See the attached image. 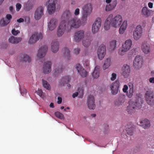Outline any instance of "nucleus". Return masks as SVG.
Masks as SVG:
<instances>
[{"instance_id": "8fccbe9b", "label": "nucleus", "mask_w": 154, "mask_h": 154, "mask_svg": "<svg viewBox=\"0 0 154 154\" xmlns=\"http://www.w3.org/2000/svg\"><path fill=\"white\" fill-rule=\"evenodd\" d=\"M130 90L129 93L131 94V96L132 95L133 93V87L132 84H131V85H129Z\"/></svg>"}, {"instance_id": "aec40b11", "label": "nucleus", "mask_w": 154, "mask_h": 154, "mask_svg": "<svg viewBox=\"0 0 154 154\" xmlns=\"http://www.w3.org/2000/svg\"><path fill=\"white\" fill-rule=\"evenodd\" d=\"M142 28L140 25L137 26L135 28V40L139 39L141 36Z\"/></svg>"}, {"instance_id": "4468645a", "label": "nucleus", "mask_w": 154, "mask_h": 154, "mask_svg": "<svg viewBox=\"0 0 154 154\" xmlns=\"http://www.w3.org/2000/svg\"><path fill=\"white\" fill-rule=\"evenodd\" d=\"M44 8L42 6L38 7L36 10L34 14V17L36 20H39L43 15Z\"/></svg>"}, {"instance_id": "5fc2aeb1", "label": "nucleus", "mask_w": 154, "mask_h": 154, "mask_svg": "<svg viewBox=\"0 0 154 154\" xmlns=\"http://www.w3.org/2000/svg\"><path fill=\"white\" fill-rule=\"evenodd\" d=\"M79 13L80 10L79 8H77L75 10L74 14L75 16H77L79 14Z\"/></svg>"}, {"instance_id": "c756f323", "label": "nucleus", "mask_w": 154, "mask_h": 154, "mask_svg": "<svg viewBox=\"0 0 154 154\" xmlns=\"http://www.w3.org/2000/svg\"><path fill=\"white\" fill-rule=\"evenodd\" d=\"M100 66H95L94 70L92 73V75L95 79L97 78L99 76Z\"/></svg>"}, {"instance_id": "3c124183", "label": "nucleus", "mask_w": 154, "mask_h": 154, "mask_svg": "<svg viewBox=\"0 0 154 154\" xmlns=\"http://www.w3.org/2000/svg\"><path fill=\"white\" fill-rule=\"evenodd\" d=\"M117 77V75L116 74L113 73L111 75V77L110 78V79L112 81H114L116 79Z\"/></svg>"}, {"instance_id": "b1692460", "label": "nucleus", "mask_w": 154, "mask_h": 154, "mask_svg": "<svg viewBox=\"0 0 154 154\" xmlns=\"http://www.w3.org/2000/svg\"><path fill=\"white\" fill-rule=\"evenodd\" d=\"M117 4V1L114 0L112 2L111 4L107 5L105 8V11H111L113 10L116 6Z\"/></svg>"}, {"instance_id": "e433bc0d", "label": "nucleus", "mask_w": 154, "mask_h": 154, "mask_svg": "<svg viewBox=\"0 0 154 154\" xmlns=\"http://www.w3.org/2000/svg\"><path fill=\"white\" fill-rule=\"evenodd\" d=\"M21 60L25 61H28V62H30L31 58L29 56L26 54H22L21 55Z\"/></svg>"}, {"instance_id": "5701e85b", "label": "nucleus", "mask_w": 154, "mask_h": 154, "mask_svg": "<svg viewBox=\"0 0 154 154\" xmlns=\"http://www.w3.org/2000/svg\"><path fill=\"white\" fill-rule=\"evenodd\" d=\"M59 48V43L56 40L53 41L51 44V49L53 53L57 52Z\"/></svg>"}, {"instance_id": "473e14b6", "label": "nucleus", "mask_w": 154, "mask_h": 154, "mask_svg": "<svg viewBox=\"0 0 154 154\" xmlns=\"http://www.w3.org/2000/svg\"><path fill=\"white\" fill-rule=\"evenodd\" d=\"M127 26V21H124L119 29V32L120 34H123L124 33L126 29Z\"/></svg>"}, {"instance_id": "dca6fc26", "label": "nucleus", "mask_w": 154, "mask_h": 154, "mask_svg": "<svg viewBox=\"0 0 154 154\" xmlns=\"http://www.w3.org/2000/svg\"><path fill=\"white\" fill-rule=\"evenodd\" d=\"M51 63L50 61L45 62L43 68V72L45 74L49 73L51 71Z\"/></svg>"}, {"instance_id": "2eb2a0df", "label": "nucleus", "mask_w": 154, "mask_h": 154, "mask_svg": "<svg viewBox=\"0 0 154 154\" xmlns=\"http://www.w3.org/2000/svg\"><path fill=\"white\" fill-rule=\"evenodd\" d=\"M48 49L47 46L44 45L38 51L37 57L40 59L45 57Z\"/></svg>"}, {"instance_id": "a211bd4d", "label": "nucleus", "mask_w": 154, "mask_h": 154, "mask_svg": "<svg viewBox=\"0 0 154 154\" xmlns=\"http://www.w3.org/2000/svg\"><path fill=\"white\" fill-rule=\"evenodd\" d=\"M135 109V102L132 100H130L129 102V105L127 107V110L129 114H132Z\"/></svg>"}, {"instance_id": "1a4fd4ad", "label": "nucleus", "mask_w": 154, "mask_h": 154, "mask_svg": "<svg viewBox=\"0 0 154 154\" xmlns=\"http://www.w3.org/2000/svg\"><path fill=\"white\" fill-rule=\"evenodd\" d=\"M131 69L129 66L127 64H124L122 69V75L125 78H127L130 75Z\"/></svg>"}, {"instance_id": "6ab92c4d", "label": "nucleus", "mask_w": 154, "mask_h": 154, "mask_svg": "<svg viewBox=\"0 0 154 154\" xmlns=\"http://www.w3.org/2000/svg\"><path fill=\"white\" fill-rule=\"evenodd\" d=\"M141 48L143 52L145 54H148L150 52V46L146 42H144L142 43Z\"/></svg>"}, {"instance_id": "ea45409f", "label": "nucleus", "mask_w": 154, "mask_h": 154, "mask_svg": "<svg viewBox=\"0 0 154 154\" xmlns=\"http://www.w3.org/2000/svg\"><path fill=\"white\" fill-rule=\"evenodd\" d=\"M42 85L44 87L48 90H49L51 89L50 85L45 80L42 79Z\"/></svg>"}, {"instance_id": "bf43d9fd", "label": "nucleus", "mask_w": 154, "mask_h": 154, "mask_svg": "<svg viewBox=\"0 0 154 154\" xmlns=\"http://www.w3.org/2000/svg\"><path fill=\"white\" fill-rule=\"evenodd\" d=\"M58 101L57 102V103L59 104H60L62 103V99L61 97H58L57 98Z\"/></svg>"}, {"instance_id": "423d86ee", "label": "nucleus", "mask_w": 154, "mask_h": 154, "mask_svg": "<svg viewBox=\"0 0 154 154\" xmlns=\"http://www.w3.org/2000/svg\"><path fill=\"white\" fill-rule=\"evenodd\" d=\"M145 100L147 103L150 105L153 104L154 101V95L151 91H148L146 92L145 94Z\"/></svg>"}, {"instance_id": "864d4df0", "label": "nucleus", "mask_w": 154, "mask_h": 154, "mask_svg": "<svg viewBox=\"0 0 154 154\" xmlns=\"http://www.w3.org/2000/svg\"><path fill=\"white\" fill-rule=\"evenodd\" d=\"M128 89V87L126 85H125L122 89L124 93H126Z\"/></svg>"}, {"instance_id": "0e129e2a", "label": "nucleus", "mask_w": 154, "mask_h": 154, "mask_svg": "<svg viewBox=\"0 0 154 154\" xmlns=\"http://www.w3.org/2000/svg\"><path fill=\"white\" fill-rule=\"evenodd\" d=\"M17 21L19 23L23 22L24 21V19L22 18H20L19 19L17 20Z\"/></svg>"}, {"instance_id": "c03bdc74", "label": "nucleus", "mask_w": 154, "mask_h": 154, "mask_svg": "<svg viewBox=\"0 0 154 154\" xmlns=\"http://www.w3.org/2000/svg\"><path fill=\"white\" fill-rule=\"evenodd\" d=\"M128 51L126 49H125V48H123V47H122V48H120L119 49L118 51V53L119 55H123Z\"/></svg>"}, {"instance_id": "72a5a7b5", "label": "nucleus", "mask_w": 154, "mask_h": 154, "mask_svg": "<svg viewBox=\"0 0 154 154\" xmlns=\"http://www.w3.org/2000/svg\"><path fill=\"white\" fill-rule=\"evenodd\" d=\"M71 13L70 11L69 10H66L62 14V19L67 20L71 17Z\"/></svg>"}, {"instance_id": "6e6552de", "label": "nucleus", "mask_w": 154, "mask_h": 154, "mask_svg": "<svg viewBox=\"0 0 154 154\" xmlns=\"http://www.w3.org/2000/svg\"><path fill=\"white\" fill-rule=\"evenodd\" d=\"M42 37V35L41 33H35L33 34L30 37L28 41V43L30 44H33L40 38H41Z\"/></svg>"}, {"instance_id": "393cba45", "label": "nucleus", "mask_w": 154, "mask_h": 154, "mask_svg": "<svg viewBox=\"0 0 154 154\" xmlns=\"http://www.w3.org/2000/svg\"><path fill=\"white\" fill-rule=\"evenodd\" d=\"M135 68L139 69L142 66V57L138 55L135 57Z\"/></svg>"}, {"instance_id": "79ce46f5", "label": "nucleus", "mask_w": 154, "mask_h": 154, "mask_svg": "<svg viewBox=\"0 0 154 154\" xmlns=\"http://www.w3.org/2000/svg\"><path fill=\"white\" fill-rule=\"evenodd\" d=\"M63 51L65 57H66L68 59H69L70 57L69 51L66 48H63Z\"/></svg>"}, {"instance_id": "f03ea898", "label": "nucleus", "mask_w": 154, "mask_h": 154, "mask_svg": "<svg viewBox=\"0 0 154 154\" xmlns=\"http://www.w3.org/2000/svg\"><path fill=\"white\" fill-rule=\"evenodd\" d=\"M82 9L81 20L82 22H85L87 20L88 15L90 14L92 12V5L91 3H87L85 5Z\"/></svg>"}, {"instance_id": "f8f14e48", "label": "nucleus", "mask_w": 154, "mask_h": 154, "mask_svg": "<svg viewBox=\"0 0 154 154\" xmlns=\"http://www.w3.org/2000/svg\"><path fill=\"white\" fill-rule=\"evenodd\" d=\"M47 10L49 14H51L55 11L56 0H49L48 2Z\"/></svg>"}, {"instance_id": "a878e982", "label": "nucleus", "mask_w": 154, "mask_h": 154, "mask_svg": "<svg viewBox=\"0 0 154 154\" xmlns=\"http://www.w3.org/2000/svg\"><path fill=\"white\" fill-rule=\"evenodd\" d=\"M140 125L144 129H147L149 128L150 126V124L149 121L146 119H145L143 121H141L140 122Z\"/></svg>"}, {"instance_id": "58836bf2", "label": "nucleus", "mask_w": 154, "mask_h": 154, "mask_svg": "<svg viewBox=\"0 0 154 154\" xmlns=\"http://www.w3.org/2000/svg\"><path fill=\"white\" fill-rule=\"evenodd\" d=\"M116 41L113 40L110 42V48L111 50H114L116 48Z\"/></svg>"}, {"instance_id": "a19ab883", "label": "nucleus", "mask_w": 154, "mask_h": 154, "mask_svg": "<svg viewBox=\"0 0 154 154\" xmlns=\"http://www.w3.org/2000/svg\"><path fill=\"white\" fill-rule=\"evenodd\" d=\"M142 13L145 16H149L150 14V11L146 7H144L142 8Z\"/></svg>"}, {"instance_id": "4d7b16f0", "label": "nucleus", "mask_w": 154, "mask_h": 154, "mask_svg": "<svg viewBox=\"0 0 154 154\" xmlns=\"http://www.w3.org/2000/svg\"><path fill=\"white\" fill-rule=\"evenodd\" d=\"M21 5L19 3H17L16 5V10L17 11H19L21 8Z\"/></svg>"}, {"instance_id": "e2e57ef3", "label": "nucleus", "mask_w": 154, "mask_h": 154, "mask_svg": "<svg viewBox=\"0 0 154 154\" xmlns=\"http://www.w3.org/2000/svg\"><path fill=\"white\" fill-rule=\"evenodd\" d=\"M9 10L10 12L12 14H13L14 13V10L12 6H11L9 8Z\"/></svg>"}, {"instance_id": "bb28decb", "label": "nucleus", "mask_w": 154, "mask_h": 154, "mask_svg": "<svg viewBox=\"0 0 154 154\" xmlns=\"http://www.w3.org/2000/svg\"><path fill=\"white\" fill-rule=\"evenodd\" d=\"M132 45V42L130 39L126 40L123 44L122 47L127 50H129Z\"/></svg>"}, {"instance_id": "69168bd1", "label": "nucleus", "mask_w": 154, "mask_h": 154, "mask_svg": "<svg viewBox=\"0 0 154 154\" xmlns=\"http://www.w3.org/2000/svg\"><path fill=\"white\" fill-rule=\"evenodd\" d=\"M148 7L150 8H153V3L152 2H149L148 4Z\"/></svg>"}, {"instance_id": "9d476101", "label": "nucleus", "mask_w": 154, "mask_h": 154, "mask_svg": "<svg viewBox=\"0 0 154 154\" xmlns=\"http://www.w3.org/2000/svg\"><path fill=\"white\" fill-rule=\"evenodd\" d=\"M94 97L92 95H89L87 99V104L88 108L90 109H94L95 108Z\"/></svg>"}, {"instance_id": "37998d69", "label": "nucleus", "mask_w": 154, "mask_h": 154, "mask_svg": "<svg viewBox=\"0 0 154 154\" xmlns=\"http://www.w3.org/2000/svg\"><path fill=\"white\" fill-rule=\"evenodd\" d=\"M55 116L57 118L61 119H63L64 117L63 115L59 112H57L55 113Z\"/></svg>"}, {"instance_id": "f257e3e1", "label": "nucleus", "mask_w": 154, "mask_h": 154, "mask_svg": "<svg viewBox=\"0 0 154 154\" xmlns=\"http://www.w3.org/2000/svg\"><path fill=\"white\" fill-rule=\"evenodd\" d=\"M110 21V24L112 26L115 28L119 27L121 25L122 19V16L119 14L116 15L113 18V15L110 14L106 19V21Z\"/></svg>"}, {"instance_id": "f704fd0d", "label": "nucleus", "mask_w": 154, "mask_h": 154, "mask_svg": "<svg viewBox=\"0 0 154 154\" xmlns=\"http://www.w3.org/2000/svg\"><path fill=\"white\" fill-rule=\"evenodd\" d=\"M92 40L91 37H89L84 39L82 42L83 45L86 47L88 46L90 44L91 41Z\"/></svg>"}, {"instance_id": "7c9ffc66", "label": "nucleus", "mask_w": 154, "mask_h": 154, "mask_svg": "<svg viewBox=\"0 0 154 154\" xmlns=\"http://www.w3.org/2000/svg\"><path fill=\"white\" fill-rule=\"evenodd\" d=\"M125 101V99L124 96L121 95L116 100L115 104L118 106L122 105Z\"/></svg>"}, {"instance_id": "a18cd8bd", "label": "nucleus", "mask_w": 154, "mask_h": 154, "mask_svg": "<svg viewBox=\"0 0 154 154\" xmlns=\"http://www.w3.org/2000/svg\"><path fill=\"white\" fill-rule=\"evenodd\" d=\"M10 22L5 20H1L0 21V24L2 26H5L7 25Z\"/></svg>"}, {"instance_id": "cd10ccee", "label": "nucleus", "mask_w": 154, "mask_h": 154, "mask_svg": "<svg viewBox=\"0 0 154 154\" xmlns=\"http://www.w3.org/2000/svg\"><path fill=\"white\" fill-rule=\"evenodd\" d=\"M22 40L21 38L15 37L14 36H11L8 39L9 42L11 43L16 44L20 42Z\"/></svg>"}, {"instance_id": "de8ad7c7", "label": "nucleus", "mask_w": 154, "mask_h": 154, "mask_svg": "<svg viewBox=\"0 0 154 154\" xmlns=\"http://www.w3.org/2000/svg\"><path fill=\"white\" fill-rule=\"evenodd\" d=\"M32 6L31 4H26L24 5V8L26 11H30L32 9Z\"/></svg>"}, {"instance_id": "603ef678", "label": "nucleus", "mask_w": 154, "mask_h": 154, "mask_svg": "<svg viewBox=\"0 0 154 154\" xmlns=\"http://www.w3.org/2000/svg\"><path fill=\"white\" fill-rule=\"evenodd\" d=\"M6 20H7L8 21H9L10 22L11 21V20L12 18V16L10 14H7L6 15Z\"/></svg>"}, {"instance_id": "4c0bfd02", "label": "nucleus", "mask_w": 154, "mask_h": 154, "mask_svg": "<svg viewBox=\"0 0 154 154\" xmlns=\"http://www.w3.org/2000/svg\"><path fill=\"white\" fill-rule=\"evenodd\" d=\"M70 79L71 78L69 76H66L62 79L61 81L60 82L63 84V85L64 84H67L68 82H69Z\"/></svg>"}, {"instance_id": "20e7f679", "label": "nucleus", "mask_w": 154, "mask_h": 154, "mask_svg": "<svg viewBox=\"0 0 154 154\" xmlns=\"http://www.w3.org/2000/svg\"><path fill=\"white\" fill-rule=\"evenodd\" d=\"M102 20L100 18L97 17L94 21L92 27V31L93 34L97 32L101 26Z\"/></svg>"}, {"instance_id": "052dcab7", "label": "nucleus", "mask_w": 154, "mask_h": 154, "mask_svg": "<svg viewBox=\"0 0 154 154\" xmlns=\"http://www.w3.org/2000/svg\"><path fill=\"white\" fill-rule=\"evenodd\" d=\"M84 62H85L84 63V65L86 66H88L89 64V60H87Z\"/></svg>"}, {"instance_id": "0eeeda50", "label": "nucleus", "mask_w": 154, "mask_h": 154, "mask_svg": "<svg viewBox=\"0 0 154 154\" xmlns=\"http://www.w3.org/2000/svg\"><path fill=\"white\" fill-rule=\"evenodd\" d=\"M85 36V32L83 30H80L75 32L73 36L74 42L78 43L80 42Z\"/></svg>"}, {"instance_id": "412c9836", "label": "nucleus", "mask_w": 154, "mask_h": 154, "mask_svg": "<svg viewBox=\"0 0 154 154\" xmlns=\"http://www.w3.org/2000/svg\"><path fill=\"white\" fill-rule=\"evenodd\" d=\"M57 24V20L54 18L52 19L48 23V27L50 30L52 31L56 27Z\"/></svg>"}, {"instance_id": "c9c22d12", "label": "nucleus", "mask_w": 154, "mask_h": 154, "mask_svg": "<svg viewBox=\"0 0 154 154\" xmlns=\"http://www.w3.org/2000/svg\"><path fill=\"white\" fill-rule=\"evenodd\" d=\"M55 67L54 73L55 75H57V74L60 73L63 70V68L62 65H59L58 66V64L56 65Z\"/></svg>"}, {"instance_id": "9b49d317", "label": "nucleus", "mask_w": 154, "mask_h": 154, "mask_svg": "<svg viewBox=\"0 0 154 154\" xmlns=\"http://www.w3.org/2000/svg\"><path fill=\"white\" fill-rule=\"evenodd\" d=\"M106 47L103 45L99 46L97 51V55L99 59L102 60L106 54Z\"/></svg>"}, {"instance_id": "ddd939ff", "label": "nucleus", "mask_w": 154, "mask_h": 154, "mask_svg": "<svg viewBox=\"0 0 154 154\" xmlns=\"http://www.w3.org/2000/svg\"><path fill=\"white\" fill-rule=\"evenodd\" d=\"M119 86V81L116 80L110 85V88L112 94L116 95L118 93V88Z\"/></svg>"}, {"instance_id": "09e8293b", "label": "nucleus", "mask_w": 154, "mask_h": 154, "mask_svg": "<svg viewBox=\"0 0 154 154\" xmlns=\"http://www.w3.org/2000/svg\"><path fill=\"white\" fill-rule=\"evenodd\" d=\"M11 33L12 34L14 35H17L18 34L20 33V31L19 30H16L15 29H13L11 30Z\"/></svg>"}, {"instance_id": "7ed1b4c3", "label": "nucleus", "mask_w": 154, "mask_h": 154, "mask_svg": "<svg viewBox=\"0 0 154 154\" xmlns=\"http://www.w3.org/2000/svg\"><path fill=\"white\" fill-rule=\"evenodd\" d=\"M81 20L76 18L72 19L66 23L67 31H69L72 28H78L81 25Z\"/></svg>"}, {"instance_id": "f3484780", "label": "nucleus", "mask_w": 154, "mask_h": 154, "mask_svg": "<svg viewBox=\"0 0 154 154\" xmlns=\"http://www.w3.org/2000/svg\"><path fill=\"white\" fill-rule=\"evenodd\" d=\"M76 68L82 77H85L86 76L87 74V72L82 68L79 64L78 63L76 65Z\"/></svg>"}, {"instance_id": "338daca9", "label": "nucleus", "mask_w": 154, "mask_h": 154, "mask_svg": "<svg viewBox=\"0 0 154 154\" xmlns=\"http://www.w3.org/2000/svg\"><path fill=\"white\" fill-rule=\"evenodd\" d=\"M78 95V92H76L73 94L72 97L73 98H75L77 97Z\"/></svg>"}, {"instance_id": "39448f33", "label": "nucleus", "mask_w": 154, "mask_h": 154, "mask_svg": "<svg viewBox=\"0 0 154 154\" xmlns=\"http://www.w3.org/2000/svg\"><path fill=\"white\" fill-rule=\"evenodd\" d=\"M65 30L67 31L66 23L65 20H63L60 22L57 29V36L59 37L61 36L64 34Z\"/></svg>"}, {"instance_id": "49530a36", "label": "nucleus", "mask_w": 154, "mask_h": 154, "mask_svg": "<svg viewBox=\"0 0 154 154\" xmlns=\"http://www.w3.org/2000/svg\"><path fill=\"white\" fill-rule=\"evenodd\" d=\"M110 21H106V20L104 24V28L106 30H109L110 28Z\"/></svg>"}, {"instance_id": "4be33fe9", "label": "nucleus", "mask_w": 154, "mask_h": 154, "mask_svg": "<svg viewBox=\"0 0 154 154\" xmlns=\"http://www.w3.org/2000/svg\"><path fill=\"white\" fill-rule=\"evenodd\" d=\"M134 126L131 122L128 123L126 128V131L127 133L129 135H132L134 133Z\"/></svg>"}, {"instance_id": "6e6d98bb", "label": "nucleus", "mask_w": 154, "mask_h": 154, "mask_svg": "<svg viewBox=\"0 0 154 154\" xmlns=\"http://www.w3.org/2000/svg\"><path fill=\"white\" fill-rule=\"evenodd\" d=\"M80 51V49L78 48H76L74 49V52L75 54H79Z\"/></svg>"}, {"instance_id": "13d9d810", "label": "nucleus", "mask_w": 154, "mask_h": 154, "mask_svg": "<svg viewBox=\"0 0 154 154\" xmlns=\"http://www.w3.org/2000/svg\"><path fill=\"white\" fill-rule=\"evenodd\" d=\"M37 93L39 96H42L43 95V92L41 90L38 89L37 91Z\"/></svg>"}, {"instance_id": "c85d7f7f", "label": "nucleus", "mask_w": 154, "mask_h": 154, "mask_svg": "<svg viewBox=\"0 0 154 154\" xmlns=\"http://www.w3.org/2000/svg\"><path fill=\"white\" fill-rule=\"evenodd\" d=\"M137 99L135 100V107H136L137 109H139L141 108L143 100L141 97L140 95L137 96ZM135 109H136V107Z\"/></svg>"}, {"instance_id": "2f4dec72", "label": "nucleus", "mask_w": 154, "mask_h": 154, "mask_svg": "<svg viewBox=\"0 0 154 154\" xmlns=\"http://www.w3.org/2000/svg\"><path fill=\"white\" fill-rule=\"evenodd\" d=\"M112 62L111 59L108 57L106 59L105 61L104 64L103 66V68L104 69H106L108 68L111 65Z\"/></svg>"}, {"instance_id": "680f3d73", "label": "nucleus", "mask_w": 154, "mask_h": 154, "mask_svg": "<svg viewBox=\"0 0 154 154\" xmlns=\"http://www.w3.org/2000/svg\"><path fill=\"white\" fill-rule=\"evenodd\" d=\"M149 82L151 83H154V77L150 78L149 80Z\"/></svg>"}, {"instance_id": "774afa93", "label": "nucleus", "mask_w": 154, "mask_h": 154, "mask_svg": "<svg viewBox=\"0 0 154 154\" xmlns=\"http://www.w3.org/2000/svg\"><path fill=\"white\" fill-rule=\"evenodd\" d=\"M23 94L22 92V91H21V94H22L23 96L24 94H26L27 93L26 90L25 89H24L23 90Z\"/></svg>"}]
</instances>
